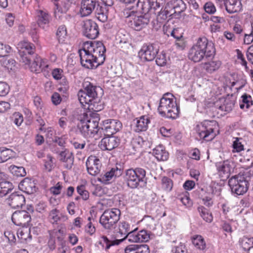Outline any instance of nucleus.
Returning <instances> with one entry per match:
<instances>
[{
	"label": "nucleus",
	"mask_w": 253,
	"mask_h": 253,
	"mask_svg": "<svg viewBox=\"0 0 253 253\" xmlns=\"http://www.w3.org/2000/svg\"><path fill=\"white\" fill-rule=\"evenodd\" d=\"M168 4L174 17L178 16L186 8V4L182 0H172Z\"/></svg>",
	"instance_id": "obj_21"
},
{
	"label": "nucleus",
	"mask_w": 253,
	"mask_h": 253,
	"mask_svg": "<svg viewBox=\"0 0 253 253\" xmlns=\"http://www.w3.org/2000/svg\"><path fill=\"white\" fill-rule=\"evenodd\" d=\"M221 66V62L218 60L213 59L211 61L205 62L204 69L209 73L217 70Z\"/></svg>",
	"instance_id": "obj_36"
},
{
	"label": "nucleus",
	"mask_w": 253,
	"mask_h": 253,
	"mask_svg": "<svg viewBox=\"0 0 253 253\" xmlns=\"http://www.w3.org/2000/svg\"><path fill=\"white\" fill-rule=\"evenodd\" d=\"M242 102L240 104L241 109L246 107V109L249 108L253 105V100L251 95L245 93L242 96Z\"/></svg>",
	"instance_id": "obj_42"
},
{
	"label": "nucleus",
	"mask_w": 253,
	"mask_h": 253,
	"mask_svg": "<svg viewBox=\"0 0 253 253\" xmlns=\"http://www.w3.org/2000/svg\"><path fill=\"white\" fill-rule=\"evenodd\" d=\"M83 87L84 90H80L78 93V99L81 105L84 107L87 105V109L95 112L101 111L103 107L99 101L98 93L99 91L102 92V89L86 80L83 82Z\"/></svg>",
	"instance_id": "obj_3"
},
{
	"label": "nucleus",
	"mask_w": 253,
	"mask_h": 253,
	"mask_svg": "<svg viewBox=\"0 0 253 253\" xmlns=\"http://www.w3.org/2000/svg\"><path fill=\"white\" fill-rule=\"evenodd\" d=\"M41 61V58L39 56H36L34 58L33 62L29 64V66H28L31 72L36 73H39L41 72L40 66L39 65V62Z\"/></svg>",
	"instance_id": "obj_43"
},
{
	"label": "nucleus",
	"mask_w": 253,
	"mask_h": 253,
	"mask_svg": "<svg viewBox=\"0 0 253 253\" xmlns=\"http://www.w3.org/2000/svg\"><path fill=\"white\" fill-rule=\"evenodd\" d=\"M187 252L185 245L181 243L172 249L173 253H187Z\"/></svg>",
	"instance_id": "obj_56"
},
{
	"label": "nucleus",
	"mask_w": 253,
	"mask_h": 253,
	"mask_svg": "<svg viewBox=\"0 0 253 253\" xmlns=\"http://www.w3.org/2000/svg\"><path fill=\"white\" fill-rule=\"evenodd\" d=\"M167 61L166 55L165 53L162 52L158 54L156 59V63L159 66H164L166 65Z\"/></svg>",
	"instance_id": "obj_51"
},
{
	"label": "nucleus",
	"mask_w": 253,
	"mask_h": 253,
	"mask_svg": "<svg viewBox=\"0 0 253 253\" xmlns=\"http://www.w3.org/2000/svg\"><path fill=\"white\" fill-rule=\"evenodd\" d=\"M217 169L219 175L221 177L227 178L232 169L231 165L228 161L220 163L217 165Z\"/></svg>",
	"instance_id": "obj_30"
},
{
	"label": "nucleus",
	"mask_w": 253,
	"mask_h": 253,
	"mask_svg": "<svg viewBox=\"0 0 253 253\" xmlns=\"http://www.w3.org/2000/svg\"><path fill=\"white\" fill-rule=\"evenodd\" d=\"M98 117H91L84 113L78 127L81 133L85 137H94L95 139L103 135H112L122 127L121 122L115 119H108L103 122V126L98 127Z\"/></svg>",
	"instance_id": "obj_1"
},
{
	"label": "nucleus",
	"mask_w": 253,
	"mask_h": 253,
	"mask_svg": "<svg viewBox=\"0 0 253 253\" xmlns=\"http://www.w3.org/2000/svg\"><path fill=\"white\" fill-rule=\"evenodd\" d=\"M216 122L205 120L196 125V131L200 139L205 141L212 140L215 136L213 126H215Z\"/></svg>",
	"instance_id": "obj_8"
},
{
	"label": "nucleus",
	"mask_w": 253,
	"mask_h": 253,
	"mask_svg": "<svg viewBox=\"0 0 253 253\" xmlns=\"http://www.w3.org/2000/svg\"><path fill=\"white\" fill-rule=\"evenodd\" d=\"M192 243L195 248L199 250L204 251L206 248V243L201 235H196L192 238Z\"/></svg>",
	"instance_id": "obj_37"
},
{
	"label": "nucleus",
	"mask_w": 253,
	"mask_h": 253,
	"mask_svg": "<svg viewBox=\"0 0 253 253\" xmlns=\"http://www.w3.org/2000/svg\"><path fill=\"white\" fill-rule=\"evenodd\" d=\"M25 199L24 196L19 192L12 193L7 199L9 205L13 209L22 207L24 204Z\"/></svg>",
	"instance_id": "obj_20"
},
{
	"label": "nucleus",
	"mask_w": 253,
	"mask_h": 253,
	"mask_svg": "<svg viewBox=\"0 0 253 253\" xmlns=\"http://www.w3.org/2000/svg\"><path fill=\"white\" fill-rule=\"evenodd\" d=\"M59 160L65 163L66 169H70L72 168L74 163V156L69 150H65L59 153Z\"/></svg>",
	"instance_id": "obj_23"
},
{
	"label": "nucleus",
	"mask_w": 253,
	"mask_h": 253,
	"mask_svg": "<svg viewBox=\"0 0 253 253\" xmlns=\"http://www.w3.org/2000/svg\"><path fill=\"white\" fill-rule=\"evenodd\" d=\"M228 185L235 196L242 195L248 189V182L242 175L232 176L228 180Z\"/></svg>",
	"instance_id": "obj_9"
},
{
	"label": "nucleus",
	"mask_w": 253,
	"mask_h": 253,
	"mask_svg": "<svg viewBox=\"0 0 253 253\" xmlns=\"http://www.w3.org/2000/svg\"><path fill=\"white\" fill-rule=\"evenodd\" d=\"M235 100L232 96H227L224 99L223 104L219 107L221 111L229 112L233 109L235 105Z\"/></svg>",
	"instance_id": "obj_33"
},
{
	"label": "nucleus",
	"mask_w": 253,
	"mask_h": 253,
	"mask_svg": "<svg viewBox=\"0 0 253 253\" xmlns=\"http://www.w3.org/2000/svg\"><path fill=\"white\" fill-rule=\"evenodd\" d=\"M19 53L23 52V53L31 55L34 54L35 50L34 44L28 41H23L20 42L17 45Z\"/></svg>",
	"instance_id": "obj_26"
},
{
	"label": "nucleus",
	"mask_w": 253,
	"mask_h": 253,
	"mask_svg": "<svg viewBox=\"0 0 253 253\" xmlns=\"http://www.w3.org/2000/svg\"><path fill=\"white\" fill-rule=\"evenodd\" d=\"M12 120L17 126H20L23 122V115L19 112H15L12 116Z\"/></svg>",
	"instance_id": "obj_52"
},
{
	"label": "nucleus",
	"mask_w": 253,
	"mask_h": 253,
	"mask_svg": "<svg viewBox=\"0 0 253 253\" xmlns=\"http://www.w3.org/2000/svg\"><path fill=\"white\" fill-rule=\"evenodd\" d=\"M9 169L13 175L17 177H23L26 174L25 169L23 167H17L14 165L10 166Z\"/></svg>",
	"instance_id": "obj_40"
},
{
	"label": "nucleus",
	"mask_w": 253,
	"mask_h": 253,
	"mask_svg": "<svg viewBox=\"0 0 253 253\" xmlns=\"http://www.w3.org/2000/svg\"><path fill=\"white\" fill-rule=\"evenodd\" d=\"M19 188L25 193L31 194L36 191L34 182L31 179L25 178L19 184Z\"/></svg>",
	"instance_id": "obj_25"
},
{
	"label": "nucleus",
	"mask_w": 253,
	"mask_h": 253,
	"mask_svg": "<svg viewBox=\"0 0 253 253\" xmlns=\"http://www.w3.org/2000/svg\"><path fill=\"white\" fill-rule=\"evenodd\" d=\"M19 53L20 55V61L24 64L25 65L29 66V64L31 62V59L29 57V54L23 53V52H20Z\"/></svg>",
	"instance_id": "obj_59"
},
{
	"label": "nucleus",
	"mask_w": 253,
	"mask_h": 253,
	"mask_svg": "<svg viewBox=\"0 0 253 253\" xmlns=\"http://www.w3.org/2000/svg\"><path fill=\"white\" fill-rule=\"evenodd\" d=\"M138 232H137L136 229L130 230L126 238L130 242H138Z\"/></svg>",
	"instance_id": "obj_54"
},
{
	"label": "nucleus",
	"mask_w": 253,
	"mask_h": 253,
	"mask_svg": "<svg viewBox=\"0 0 253 253\" xmlns=\"http://www.w3.org/2000/svg\"><path fill=\"white\" fill-rule=\"evenodd\" d=\"M137 253H150L149 246L146 244L137 245Z\"/></svg>",
	"instance_id": "obj_64"
},
{
	"label": "nucleus",
	"mask_w": 253,
	"mask_h": 253,
	"mask_svg": "<svg viewBox=\"0 0 253 253\" xmlns=\"http://www.w3.org/2000/svg\"><path fill=\"white\" fill-rule=\"evenodd\" d=\"M77 191L83 200L86 201L89 198V192L86 190L84 185H81L78 186L77 187Z\"/></svg>",
	"instance_id": "obj_46"
},
{
	"label": "nucleus",
	"mask_w": 253,
	"mask_h": 253,
	"mask_svg": "<svg viewBox=\"0 0 253 253\" xmlns=\"http://www.w3.org/2000/svg\"><path fill=\"white\" fill-rule=\"evenodd\" d=\"M173 14L170 10L169 6L168 4L166 6L165 9L163 10H161L159 12L157 16V19H161L162 20H166L168 17H173Z\"/></svg>",
	"instance_id": "obj_41"
},
{
	"label": "nucleus",
	"mask_w": 253,
	"mask_h": 253,
	"mask_svg": "<svg viewBox=\"0 0 253 253\" xmlns=\"http://www.w3.org/2000/svg\"><path fill=\"white\" fill-rule=\"evenodd\" d=\"M162 187L167 191H170L173 186L172 181L168 177H164L162 179Z\"/></svg>",
	"instance_id": "obj_50"
},
{
	"label": "nucleus",
	"mask_w": 253,
	"mask_h": 253,
	"mask_svg": "<svg viewBox=\"0 0 253 253\" xmlns=\"http://www.w3.org/2000/svg\"><path fill=\"white\" fill-rule=\"evenodd\" d=\"M49 236L51 237H53L54 238L56 237L57 238V236H60L62 237L65 234V232L63 230L61 229H54L51 231H49Z\"/></svg>",
	"instance_id": "obj_61"
},
{
	"label": "nucleus",
	"mask_w": 253,
	"mask_h": 253,
	"mask_svg": "<svg viewBox=\"0 0 253 253\" xmlns=\"http://www.w3.org/2000/svg\"><path fill=\"white\" fill-rule=\"evenodd\" d=\"M225 6L229 13L239 12L242 9L241 0H227Z\"/></svg>",
	"instance_id": "obj_29"
},
{
	"label": "nucleus",
	"mask_w": 253,
	"mask_h": 253,
	"mask_svg": "<svg viewBox=\"0 0 253 253\" xmlns=\"http://www.w3.org/2000/svg\"><path fill=\"white\" fill-rule=\"evenodd\" d=\"M86 166L90 175H96L100 172L102 165L97 157L91 155L87 159Z\"/></svg>",
	"instance_id": "obj_15"
},
{
	"label": "nucleus",
	"mask_w": 253,
	"mask_h": 253,
	"mask_svg": "<svg viewBox=\"0 0 253 253\" xmlns=\"http://www.w3.org/2000/svg\"><path fill=\"white\" fill-rule=\"evenodd\" d=\"M158 50L156 45L146 44L142 46L139 52V54L141 58L147 61H151L156 57Z\"/></svg>",
	"instance_id": "obj_13"
},
{
	"label": "nucleus",
	"mask_w": 253,
	"mask_h": 253,
	"mask_svg": "<svg viewBox=\"0 0 253 253\" xmlns=\"http://www.w3.org/2000/svg\"><path fill=\"white\" fill-rule=\"evenodd\" d=\"M9 86L5 82H0V96H5L9 92Z\"/></svg>",
	"instance_id": "obj_53"
},
{
	"label": "nucleus",
	"mask_w": 253,
	"mask_h": 253,
	"mask_svg": "<svg viewBox=\"0 0 253 253\" xmlns=\"http://www.w3.org/2000/svg\"><path fill=\"white\" fill-rule=\"evenodd\" d=\"M122 170L116 167L113 168L109 171L101 174L97 178V181L104 184H108L114 181V179L121 175Z\"/></svg>",
	"instance_id": "obj_14"
},
{
	"label": "nucleus",
	"mask_w": 253,
	"mask_h": 253,
	"mask_svg": "<svg viewBox=\"0 0 253 253\" xmlns=\"http://www.w3.org/2000/svg\"><path fill=\"white\" fill-rule=\"evenodd\" d=\"M146 171L141 168L129 169L125 171L124 179L127 185L130 188H136L140 182H144Z\"/></svg>",
	"instance_id": "obj_6"
},
{
	"label": "nucleus",
	"mask_w": 253,
	"mask_h": 253,
	"mask_svg": "<svg viewBox=\"0 0 253 253\" xmlns=\"http://www.w3.org/2000/svg\"><path fill=\"white\" fill-rule=\"evenodd\" d=\"M13 222L18 226L25 225L30 221V216L25 211L14 212L11 217Z\"/></svg>",
	"instance_id": "obj_18"
},
{
	"label": "nucleus",
	"mask_w": 253,
	"mask_h": 253,
	"mask_svg": "<svg viewBox=\"0 0 253 253\" xmlns=\"http://www.w3.org/2000/svg\"><path fill=\"white\" fill-rule=\"evenodd\" d=\"M130 226L129 224L125 221H120L118 225L116 224L112 232H109L112 236L115 238H120L121 241L126 239L130 231Z\"/></svg>",
	"instance_id": "obj_11"
},
{
	"label": "nucleus",
	"mask_w": 253,
	"mask_h": 253,
	"mask_svg": "<svg viewBox=\"0 0 253 253\" xmlns=\"http://www.w3.org/2000/svg\"><path fill=\"white\" fill-rule=\"evenodd\" d=\"M56 36L59 42L62 43L67 37V30L65 26L61 25L58 28Z\"/></svg>",
	"instance_id": "obj_44"
},
{
	"label": "nucleus",
	"mask_w": 253,
	"mask_h": 253,
	"mask_svg": "<svg viewBox=\"0 0 253 253\" xmlns=\"http://www.w3.org/2000/svg\"><path fill=\"white\" fill-rule=\"evenodd\" d=\"M15 63V61L12 58H4L1 61L2 66L8 70H12L14 69Z\"/></svg>",
	"instance_id": "obj_49"
},
{
	"label": "nucleus",
	"mask_w": 253,
	"mask_h": 253,
	"mask_svg": "<svg viewBox=\"0 0 253 253\" xmlns=\"http://www.w3.org/2000/svg\"><path fill=\"white\" fill-rule=\"evenodd\" d=\"M106 6L105 5V6H101L99 5L95 11L96 17L102 22H105L108 19V9L106 7Z\"/></svg>",
	"instance_id": "obj_32"
},
{
	"label": "nucleus",
	"mask_w": 253,
	"mask_h": 253,
	"mask_svg": "<svg viewBox=\"0 0 253 253\" xmlns=\"http://www.w3.org/2000/svg\"><path fill=\"white\" fill-rule=\"evenodd\" d=\"M83 33L84 36L88 39H95L96 38L99 34L97 23L91 19L84 21Z\"/></svg>",
	"instance_id": "obj_12"
},
{
	"label": "nucleus",
	"mask_w": 253,
	"mask_h": 253,
	"mask_svg": "<svg viewBox=\"0 0 253 253\" xmlns=\"http://www.w3.org/2000/svg\"><path fill=\"white\" fill-rule=\"evenodd\" d=\"M138 242H147L150 239L149 234L147 233V231L142 230L138 232Z\"/></svg>",
	"instance_id": "obj_57"
},
{
	"label": "nucleus",
	"mask_w": 253,
	"mask_h": 253,
	"mask_svg": "<svg viewBox=\"0 0 253 253\" xmlns=\"http://www.w3.org/2000/svg\"><path fill=\"white\" fill-rule=\"evenodd\" d=\"M187 208H190L192 206L193 203L188 193L183 194L179 196L177 198Z\"/></svg>",
	"instance_id": "obj_48"
},
{
	"label": "nucleus",
	"mask_w": 253,
	"mask_h": 253,
	"mask_svg": "<svg viewBox=\"0 0 253 253\" xmlns=\"http://www.w3.org/2000/svg\"><path fill=\"white\" fill-rule=\"evenodd\" d=\"M252 238L244 236L240 241V244L245 251H249L253 248Z\"/></svg>",
	"instance_id": "obj_45"
},
{
	"label": "nucleus",
	"mask_w": 253,
	"mask_h": 253,
	"mask_svg": "<svg viewBox=\"0 0 253 253\" xmlns=\"http://www.w3.org/2000/svg\"><path fill=\"white\" fill-rule=\"evenodd\" d=\"M205 11L209 14H213L216 11L214 5L211 2H207L204 5Z\"/></svg>",
	"instance_id": "obj_60"
},
{
	"label": "nucleus",
	"mask_w": 253,
	"mask_h": 253,
	"mask_svg": "<svg viewBox=\"0 0 253 253\" xmlns=\"http://www.w3.org/2000/svg\"><path fill=\"white\" fill-rule=\"evenodd\" d=\"M153 154L159 161H167L169 158V153L162 145H159L154 148Z\"/></svg>",
	"instance_id": "obj_27"
},
{
	"label": "nucleus",
	"mask_w": 253,
	"mask_h": 253,
	"mask_svg": "<svg viewBox=\"0 0 253 253\" xmlns=\"http://www.w3.org/2000/svg\"><path fill=\"white\" fill-rule=\"evenodd\" d=\"M129 26L136 31H140L147 27L150 22L147 14L129 15Z\"/></svg>",
	"instance_id": "obj_10"
},
{
	"label": "nucleus",
	"mask_w": 253,
	"mask_h": 253,
	"mask_svg": "<svg viewBox=\"0 0 253 253\" xmlns=\"http://www.w3.org/2000/svg\"><path fill=\"white\" fill-rule=\"evenodd\" d=\"M158 0H145L143 2H141L138 0L137 5L139 4L141 5V8L144 12H148L151 10H156L160 7L162 4Z\"/></svg>",
	"instance_id": "obj_24"
},
{
	"label": "nucleus",
	"mask_w": 253,
	"mask_h": 253,
	"mask_svg": "<svg viewBox=\"0 0 253 253\" xmlns=\"http://www.w3.org/2000/svg\"><path fill=\"white\" fill-rule=\"evenodd\" d=\"M46 158L47 159L44 160V168L48 171H50L53 168L52 157L48 155Z\"/></svg>",
	"instance_id": "obj_58"
},
{
	"label": "nucleus",
	"mask_w": 253,
	"mask_h": 253,
	"mask_svg": "<svg viewBox=\"0 0 253 253\" xmlns=\"http://www.w3.org/2000/svg\"><path fill=\"white\" fill-rule=\"evenodd\" d=\"M38 25L44 29L50 21V16L49 14L45 11L39 10L38 11Z\"/></svg>",
	"instance_id": "obj_31"
},
{
	"label": "nucleus",
	"mask_w": 253,
	"mask_h": 253,
	"mask_svg": "<svg viewBox=\"0 0 253 253\" xmlns=\"http://www.w3.org/2000/svg\"><path fill=\"white\" fill-rule=\"evenodd\" d=\"M14 156V152L10 149L5 147L0 148V163H3Z\"/></svg>",
	"instance_id": "obj_34"
},
{
	"label": "nucleus",
	"mask_w": 253,
	"mask_h": 253,
	"mask_svg": "<svg viewBox=\"0 0 253 253\" xmlns=\"http://www.w3.org/2000/svg\"><path fill=\"white\" fill-rule=\"evenodd\" d=\"M12 183L5 181L3 178L0 181V196L6 195L12 190Z\"/></svg>",
	"instance_id": "obj_38"
},
{
	"label": "nucleus",
	"mask_w": 253,
	"mask_h": 253,
	"mask_svg": "<svg viewBox=\"0 0 253 253\" xmlns=\"http://www.w3.org/2000/svg\"><path fill=\"white\" fill-rule=\"evenodd\" d=\"M11 48L10 46L0 43V57H4L10 53Z\"/></svg>",
	"instance_id": "obj_55"
},
{
	"label": "nucleus",
	"mask_w": 253,
	"mask_h": 253,
	"mask_svg": "<svg viewBox=\"0 0 253 253\" xmlns=\"http://www.w3.org/2000/svg\"><path fill=\"white\" fill-rule=\"evenodd\" d=\"M99 5L97 0H82L80 10L81 16L85 17L90 15Z\"/></svg>",
	"instance_id": "obj_16"
},
{
	"label": "nucleus",
	"mask_w": 253,
	"mask_h": 253,
	"mask_svg": "<svg viewBox=\"0 0 253 253\" xmlns=\"http://www.w3.org/2000/svg\"><path fill=\"white\" fill-rule=\"evenodd\" d=\"M158 110L162 116L171 119L176 118L179 113L175 99L170 93H165L160 99Z\"/></svg>",
	"instance_id": "obj_5"
},
{
	"label": "nucleus",
	"mask_w": 253,
	"mask_h": 253,
	"mask_svg": "<svg viewBox=\"0 0 253 253\" xmlns=\"http://www.w3.org/2000/svg\"><path fill=\"white\" fill-rule=\"evenodd\" d=\"M232 153H240L244 150V145L240 142V138H236L232 144Z\"/></svg>",
	"instance_id": "obj_47"
},
{
	"label": "nucleus",
	"mask_w": 253,
	"mask_h": 253,
	"mask_svg": "<svg viewBox=\"0 0 253 253\" xmlns=\"http://www.w3.org/2000/svg\"><path fill=\"white\" fill-rule=\"evenodd\" d=\"M150 123L149 117L147 116H142L134 119L132 122L133 130L136 132L146 131Z\"/></svg>",
	"instance_id": "obj_17"
},
{
	"label": "nucleus",
	"mask_w": 253,
	"mask_h": 253,
	"mask_svg": "<svg viewBox=\"0 0 253 253\" xmlns=\"http://www.w3.org/2000/svg\"><path fill=\"white\" fill-rule=\"evenodd\" d=\"M120 143V139L115 136H108L103 138L99 146L103 150H111L117 147Z\"/></svg>",
	"instance_id": "obj_19"
},
{
	"label": "nucleus",
	"mask_w": 253,
	"mask_h": 253,
	"mask_svg": "<svg viewBox=\"0 0 253 253\" xmlns=\"http://www.w3.org/2000/svg\"><path fill=\"white\" fill-rule=\"evenodd\" d=\"M121 211L117 208L105 210L100 217L99 222L108 233L112 232L120 219Z\"/></svg>",
	"instance_id": "obj_7"
},
{
	"label": "nucleus",
	"mask_w": 253,
	"mask_h": 253,
	"mask_svg": "<svg viewBox=\"0 0 253 253\" xmlns=\"http://www.w3.org/2000/svg\"><path fill=\"white\" fill-rule=\"evenodd\" d=\"M53 78L56 80L61 79L63 77V71L59 68H55L52 72Z\"/></svg>",
	"instance_id": "obj_62"
},
{
	"label": "nucleus",
	"mask_w": 253,
	"mask_h": 253,
	"mask_svg": "<svg viewBox=\"0 0 253 253\" xmlns=\"http://www.w3.org/2000/svg\"><path fill=\"white\" fill-rule=\"evenodd\" d=\"M62 188V186L59 182H58L55 185V186L51 187L50 191L53 195H57L61 193Z\"/></svg>",
	"instance_id": "obj_63"
},
{
	"label": "nucleus",
	"mask_w": 253,
	"mask_h": 253,
	"mask_svg": "<svg viewBox=\"0 0 253 253\" xmlns=\"http://www.w3.org/2000/svg\"><path fill=\"white\" fill-rule=\"evenodd\" d=\"M215 52L213 43L209 41L206 37H202L199 38L190 48L188 56L190 60L194 62H199L212 58Z\"/></svg>",
	"instance_id": "obj_4"
},
{
	"label": "nucleus",
	"mask_w": 253,
	"mask_h": 253,
	"mask_svg": "<svg viewBox=\"0 0 253 253\" xmlns=\"http://www.w3.org/2000/svg\"><path fill=\"white\" fill-rule=\"evenodd\" d=\"M55 5L54 15L55 17H60V13H65L71 6V2L68 0H62L59 4L57 0H52Z\"/></svg>",
	"instance_id": "obj_22"
},
{
	"label": "nucleus",
	"mask_w": 253,
	"mask_h": 253,
	"mask_svg": "<svg viewBox=\"0 0 253 253\" xmlns=\"http://www.w3.org/2000/svg\"><path fill=\"white\" fill-rule=\"evenodd\" d=\"M197 211L203 220L209 223L212 221L213 216L211 213L205 207L200 206L197 208Z\"/></svg>",
	"instance_id": "obj_35"
},
{
	"label": "nucleus",
	"mask_w": 253,
	"mask_h": 253,
	"mask_svg": "<svg viewBox=\"0 0 253 253\" xmlns=\"http://www.w3.org/2000/svg\"><path fill=\"white\" fill-rule=\"evenodd\" d=\"M48 219L52 224H57L60 220L66 221L68 219L66 215L60 213V211L56 209L51 210L49 213Z\"/></svg>",
	"instance_id": "obj_28"
},
{
	"label": "nucleus",
	"mask_w": 253,
	"mask_h": 253,
	"mask_svg": "<svg viewBox=\"0 0 253 253\" xmlns=\"http://www.w3.org/2000/svg\"><path fill=\"white\" fill-rule=\"evenodd\" d=\"M58 244L57 251L58 253H70V249L67 242L63 237L57 236Z\"/></svg>",
	"instance_id": "obj_39"
},
{
	"label": "nucleus",
	"mask_w": 253,
	"mask_h": 253,
	"mask_svg": "<svg viewBox=\"0 0 253 253\" xmlns=\"http://www.w3.org/2000/svg\"><path fill=\"white\" fill-rule=\"evenodd\" d=\"M106 48L101 42H86L79 50L82 66L86 69H93L102 64L105 60Z\"/></svg>",
	"instance_id": "obj_2"
}]
</instances>
